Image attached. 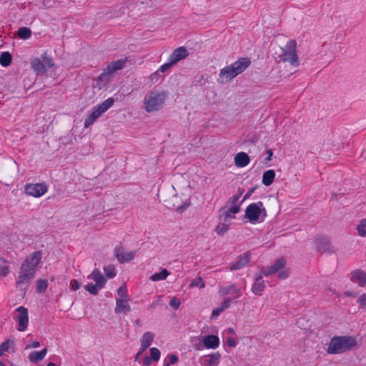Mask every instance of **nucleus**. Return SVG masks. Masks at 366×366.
<instances>
[{
	"label": "nucleus",
	"mask_w": 366,
	"mask_h": 366,
	"mask_svg": "<svg viewBox=\"0 0 366 366\" xmlns=\"http://www.w3.org/2000/svg\"><path fill=\"white\" fill-rule=\"evenodd\" d=\"M191 287H199V288H204L205 287L203 279L200 277L193 280L189 285Z\"/></svg>",
	"instance_id": "nucleus-35"
},
{
	"label": "nucleus",
	"mask_w": 366,
	"mask_h": 366,
	"mask_svg": "<svg viewBox=\"0 0 366 366\" xmlns=\"http://www.w3.org/2000/svg\"><path fill=\"white\" fill-rule=\"evenodd\" d=\"M227 345L229 346V347H235L236 345H237V342L236 340L232 338V337H228L227 340Z\"/></svg>",
	"instance_id": "nucleus-50"
},
{
	"label": "nucleus",
	"mask_w": 366,
	"mask_h": 366,
	"mask_svg": "<svg viewBox=\"0 0 366 366\" xmlns=\"http://www.w3.org/2000/svg\"><path fill=\"white\" fill-rule=\"evenodd\" d=\"M262 277V275L258 274L252 286V291L256 295H262L265 289V284Z\"/></svg>",
	"instance_id": "nucleus-17"
},
{
	"label": "nucleus",
	"mask_w": 366,
	"mask_h": 366,
	"mask_svg": "<svg viewBox=\"0 0 366 366\" xmlns=\"http://www.w3.org/2000/svg\"><path fill=\"white\" fill-rule=\"evenodd\" d=\"M203 344L206 348L216 349L219 347V340L216 335H207L204 337Z\"/></svg>",
	"instance_id": "nucleus-20"
},
{
	"label": "nucleus",
	"mask_w": 366,
	"mask_h": 366,
	"mask_svg": "<svg viewBox=\"0 0 366 366\" xmlns=\"http://www.w3.org/2000/svg\"><path fill=\"white\" fill-rule=\"evenodd\" d=\"M114 99L109 98L104 101L100 105L94 109L93 112L84 121V127L88 128L104 112H106L113 104Z\"/></svg>",
	"instance_id": "nucleus-8"
},
{
	"label": "nucleus",
	"mask_w": 366,
	"mask_h": 366,
	"mask_svg": "<svg viewBox=\"0 0 366 366\" xmlns=\"http://www.w3.org/2000/svg\"><path fill=\"white\" fill-rule=\"evenodd\" d=\"M177 211H179V212H182L183 211L182 207H179L177 208Z\"/></svg>",
	"instance_id": "nucleus-60"
},
{
	"label": "nucleus",
	"mask_w": 366,
	"mask_h": 366,
	"mask_svg": "<svg viewBox=\"0 0 366 366\" xmlns=\"http://www.w3.org/2000/svg\"><path fill=\"white\" fill-rule=\"evenodd\" d=\"M169 274V272L166 269H162L160 272L154 273L150 277V280L154 282L164 280Z\"/></svg>",
	"instance_id": "nucleus-27"
},
{
	"label": "nucleus",
	"mask_w": 366,
	"mask_h": 366,
	"mask_svg": "<svg viewBox=\"0 0 366 366\" xmlns=\"http://www.w3.org/2000/svg\"><path fill=\"white\" fill-rule=\"evenodd\" d=\"M231 302H232V299L230 297L226 298L224 300V302H222V305L220 306L222 310H224L227 308H228L230 306Z\"/></svg>",
	"instance_id": "nucleus-45"
},
{
	"label": "nucleus",
	"mask_w": 366,
	"mask_h": 366,
	"mask_svg": "<svg viewBox=\"0 0 366 366\" xmlns=\"http://www.w3.org/2000/svg\"><path fill=\"white\" fill-rule=\"evenodd\" d=\"M360 305L366 307V293L361 295L357 300Z\"/></svg>",
	"instance_id": "nucleus-46"
},
{
	"label": "nucleus",
	"mask_w": 366,
	"mask_h": 366,
	"mask_svg": "<svg viewBox=\"0 0 366 366\" xmlns=\"http://www.w3.org/2000/svg\"><path fill=\"white\" fill-rule=\"evenodd\" d=\"M39 345H40V343L37 341H34L31 344V347L34 348L38 347H39Z\"/></svg>",
	"instance_id": "nucleus-58"
},
{
	"label": "nucleus",
	"mask_w": 366,
	"mask_h": 366,
	"mask_svg": "<svg viewBox=\"0 0 366 366\" xmlns=\"http://www.w3.org/2000/svg\"><path fill=\"white\" fill-rule=\"evenodd\" d=\"M357 345L356 337L352 336H335L327 348L328 354H342L352 350Z\"/></svg>",
	"instance_id": "nucleus-3"
},
{
	"label": "nucleus",
	"mask_w": 366,
	"mask_h": 366,
	"mask_svg": "<svg viewBox=\"0 0 366 366\" xmlns=\"http://www.w3.org/2000/svg\"><path fill=\"white\" fill-rule=\"evenodd\" d=\"M266 215V209L261 201L249 204L244 213L245 218L251 223L263 222Z\"/></svg>",
	"instance_id": "nucleus-6"
},
{
	"label": "nucleus",
	"mask_w": 366,
	"mask_h": 366,
	"mask_svg": "<svg viewBox=\"0 0 366 366\" xmlns=\"http://www.w3.org/2000/svg\"><path fill=\"white\" fill-rule=\"evenodd\" d=\"M47 352V350L46 348L43 349L42 350L37 352H33L29 355V360L31 362H37L39 360H41L44 359L46 354Z\"/></svg>",
	"instance_id": "nucleus-26"
},
{
	"label": "nucleus",
	"mask_w": 366,
	"mask_h": 366,
	"mask_svg": "<svg viewBox=\"0 0 366 366\" xmlns=\"http://www.w3.org/2000/svg\"><path fill=\"white\" fill-rule=\"evenodd\" d=\"M31 67L37 74H44L46 71L43 59L41 60L39 58H35L31 61Z\"/></svg>",
	"instance_id": "nucleus-22"
},
{
	"label": "nucleus",
	"mask_w": 366,
	"mask_h": 366,
	"mask_svg": "<svg viewBox=\"0 0 366 366\" xmlns=\"http://www.w3.org/2000/svg\"><path fill=\"white\" fill-rule=\"evenodd\" d=\"M224 310H222V308L219 307L215 310H214L212 311V317L214 318V317H217V316L219 315L220 312H223Z\"/></svg>",
	"instance_id": "nucleus-51"
},
{
	"label": "nucleus",
	"mask_w": 366,
	"mask_h": 366,
	"mask_svg": "<svg viewBox=\"0 0 366 366\" xmlns=\"http://www.w3.org/2000/svg\"><path fill=\"white\" fill-rule=\"evenodd\" d=\"M47 366H56V364H55V363H54V362H49V363L47 364Z\"/></svg>",
	"instance_id": "nucleus-59"
},
{
	"label": "nucleus",
	"mask_w": 366,
	"mask_h": 366,
	"mask_svg": "<svg viewBox=\"0 0 366 366\" xmlns=\"http://www.w3.org/2000/svg\"><path fill=\"white\" fill-rule=\"evenodd\" d=\"M0 347L1 350L4 352L9 350V342H4L1 344Z\"/></svg>",
	"instance_id": "nucleus-52"
},
{
	"label": "nucleus",
	"mask_w": 366,
	"mask_h": 366,
	"mask_svg": "<svg viewBox=\"0 0 366 366\" xmlns=\"http://www.w3.org/2000/svg\"><path fill=\"white\" fill-rule=\"evenodd\" d=\"M42 252L35 251L28 255L23 261L16 277L17 287L29 285L34 278L41 261Z\"/></svg>",
	"instance_id": "nucleus-1"
},
{
	"label": "nucleus",
	"mask_w": 366,
	"mask_h": 366,
	"mask_svg": "<svg viewBox=\"0 0 366 366\" xmlns=\"http://www.w3.org/2000/svg\"><path fill=\"white\" fill-rule=\"evenodd\" d=\"M253 190H254L253 189H251V190H249V192H247V193L244 196L243 199H246L247 198H248V197L251 195V194L253 192Z\"/></svg>",
	"instance_id": "nucleus-57"
},
{
	"label": "nucleus",
	"mask_w": 366,
	"mask_h": 366,
	"mask_svg": "<svg viewBox=\"0 0 366 366\" xmlns=\"http://www.w3.org/2000/svg\"><path fill=\"white\" fill-rule=\"evenodd\" d=\"M240 207L237 204H233L230 208H229L227 211L226 215L227 217H232L230 214H237L239 212Z\"/></svg>",
	"instance_id": "nucleus-40"
},
{
	"label": "nucleus",
	"mask_w": 366,
	"mask_h": 366,
	"mask_svg": "<svg viewBox=\"0 0 366 366\" xmlns=\"http://www.w3.org/2000/svg\"><path fill=\"white\" fill-rule=\"evenodd\" d=\"M70 285L71 290L74 291L77 290L80 287V284L76 280H71Z\"/></svg>",
	"instance_id": "nucleus-48"
},
{
	"label": "nucleus",
	"mask_w": 366,
	"mask_h": 366,
	"mask_svg": "<svg viewBox=\"0 0 366 366\" xmlns=\"http://www.w3.org/2000/svg\"><path fill=\"white\" fill-rule=\"evenodd\" d=\"M251 60L248 57H242L229 66H227L220 70L219 80L220 83L227 82L237 75L242 74L249 65Z\"/></svg>",
	"instance_id": "nucleus-2"
},
{
	"label": "nucleus",
	"mask_w": 366,
	"mask_h": 366,
	"mask_svg": "<svg viewBox=\"0 0 366 366\" xmlns=\"http://www.w3.org/2000/svg\"><path fill=\"white\" fill-rule=\"evenodd\" d=\"M240 197V194L239 195H234L231 197L230 199V201L232 202V203L234 205V204H237V202L239 201V199Z\"/></svg>",
	"instance_id": "nucleus-54"
},
{
	"label": "nucleus",
	"mask_w": 366,
	"mask_h": 366,
	"mask_svg": "<svg viewBox=\"0 0 366 366\" xmlns=\"http://www.w3.org/2000/svg\"><path fill=\"white\" fill-rule=\"evenodd\" d=\"M0 366H5L4 364L1 361H0Z\"/></svg>",
	"instance_id": "nucleus-61"
},
{
	"label": "nucleus",
	"mask_w": 366,
	"mask_h": 366,
	"mask_svg": "<svg viewBox=\"0 0 366 366\" xmlns=\"http://www.w3.org/2000/svg\"><path fill=\"white\" fill-rule=\"evenodd\" d=\"M128 61L127 58L118 59L117 61L110 62L107 64V67L104 69L103 72L98 77V84L101 86L108 84L114 74L119 70H121L125 66L126 63Z\"/></svg>",
	"instance_id": "nucleus-5"
},
{
	"label": "nucleus",
	"mask_w": 366,
	"mask_h": 366,
	"mask_svg": "<svg viewBox=\"0 0 366 366\" xmlns=\"http://www.w3.org/2000/svg\"><path fill=\"white\" fill-rule=\"evenodd\" d=\"M15 312H16V315L14 316V319L18 322L17 330L20 332L25 331L29 322L27 308L20 306L16 309Z\"/></svg>",
	"instance_id": "nucleus-9"
},
{
	"label": "nucleus",
	"mask_w": 366,
	"mask_h": 366,
	"mask_svg": "<svg viewBox=\"0 0 366 366\" xmlns=\"http://www.w3.org/2000/svg\"><path fill=\"white\" fill-rule=\"evenodd\" d=\"M9 272V270L7 266L2 267L1 269V274L4 277L6 276Z\"/></svg>",
	"instance_id": "nucleus-53"
},
{
	"label": "nucleus",
	"mask_w": 366,
	"mask_h": 366,
	"mask_svg": "<svg viewBox=\"0 0 366 366\" xmlns=\"http://www.w3.org/2000/svg\"><path fill=\"white\" fill-rule=\"evenodd\" d=\"M85 290L88 291L91 295H97L99 292V290L102 287L100 286H97V285H94L92 283H89L84 287Z\"/></svg>",
	"instance_id": "nucleus-32"
},
{
	"label": "nucleus",
	"mask_w": 366,
	"mask_h": 366,
	"mask_svg": "<svg viewBox=\"0 0 366 366\" xmlns=\"http://www.w3.org/2000/svg\"><path fill=\"white\" fill-rule=\"evenodd\" d=\"M181 302L176 297H173L169 301V305L174 310H177L180 306Z\"/></svg>",
	"instance_id": "nucleus-42"
},
{
	"label": "nucleus",
	"mask_w": 366,
	"mask_h": 366,
	"mask_svg": "<svg viewBox=\"0 0 366 366\" xmlns=\"http://www.w3.org/2000/svg\"><path fill=\"white\" fill-rule=\"evenodd\" d=\"M358 234L361 237H366V219H362L357 227Z\"/></svg>",
	"instance_id": "nucleus-33"
},
{
	"label": "nucleus",
	"mask_w": 366,
	"mask_h": 366,
	"mask_svg": "<svg viewBox=\"0 0 366 366\" xmlns=\"http://www.w3.org/2000/svg\"><path fill=\"white\" fill-rule=\"evenodd\" d=\"M129 298L127 299H117L116 300V307L114 312L116 314L121 313L122 312H129L131 307L128 304Z\"/></svg>",
	"instance_id": "nucleus-18"
},
{
	"label": "nucleus",
	"mask_w": 366,
	"mask_h": 366,
	"mask_svg": "<svg viewBox=\"0 0 366 366\" xmlns=\"http://www.w3.org/2000/svg\"><path fill=\"white\" fill-rule=\"evenodd\" d=\"M189 55L187 49L184 46L176 49L169 56V60L174 65L181 60L184 59Z\"/></svg>",
	"instance_id": "nucleus-13"
},
{
	"label": "nucleus",
	"mask_w": 366,
	"mask_h": 366,
	"mask_svg": "<svg viewBox=\"0 0 366 366\" xmlns=\"http://www.w3.org/2000/svg\"><path fill=\"white\" fill-rule=\"evenodd\" d=\"M105 275L108 278H113L116 275L115 268L112 265H109L104 267Z\"/></svg>",
	"instance_id": "nucleus-34"
},
{
	"label": "nucleus",
	"mask_w": 366,
	"mask_h": 366,
	"mask_svg": "<svg viewBox=\"0 0 366 366\" xmlns=\"http://www.w3.org/2000/svg\"><path fill=\"white\" fill-rule=\"evenodd\" d=\"M251 259V253L249 252H244L239 255L237 260L231 262L229 266L230 270H238L245 267Z\"/></svg>",
	"instance_id": "nucleus-11"
},
{
	"label": "nucleus",
	"mask_w": 366,
	"mask_h": 366,
	"mask_svg": "<svg viewBox=\"0 0 366 366\" xmlns=\"http://www.w3.org/2000/svg\"><path fill=\"white\" fill-rule=\"evenodd\" d=\"M275 272L272 269V267L269 266V267H262L260 269L259 274L262 275V277H263V276L267 277V276H269V275L273 274Z\"/></svg>",
	"instance_id": "nucleus-36"
},
{
	"label": "nucleus",
	"mask_w": 366,
	"mask_h": 366,
	"mask_svg": "<svg viewBox=\"0 0 366 366\" xmlns=\"http://www.w3.org/2000/svg\"><path fill=\"white\" fill-rule=\"evenodd\" d=\"M350 280L353 282H358L359 286L366 285V273L361 269H356L350 273Z\"/></svg>",
	"instance_id": "nucleus-15"
},
{
	"label": "nucleus",
	"mask_w": 366,
	"mask_h": 366,
	"mask_svg": "<svg viewBox=\"0 0 366 366\" xmlns=\"http://www.w3.org/2000/svg\"><path fill=\"white\" fill-rule=\"evenodd\" d=\"M219 294L222 295H233L234 298H239L242 296L240 289L237 288L235 285L220 287Z\"/></svg>",
	"instance_id": "nucleus-16"
},
{
	"label": "nucleus",
	"mask_w": 366,
	"mask_h": 366,
	"mask_svg": "<svg viewBox=\"0 0 366 366\" xmlns=\"http://www.w3.org/2000/svg\"><path fill=\"white\" fill-rule=\"evenodd\" d=\"M43 62L45 64L46 68H52L54 66V63L52 62V59L49 57L46 53L42 55Z\"/></svg>",
	"instance_id": "nucleus-38"
},
{
	"label": "nucleus",
	"mask_w": 366,
	"mask_h": 366,
	"mask_svg": "<svg viewBox=\"0 0 366 366\" xmlns=\"http://www.w3.org/2000/svg\"><path fill=\"white\" fill-rule=\"evenodd\" d=\"M17 35L19 39H28L31 36V31L28 27H21L17 31Z\"/></svg>",
	"instance_id": "nucleus-29"
},
{
	"label": "nucleus",
	"mask_w": 366,
	"mask_h": 366,
	"mask_svg": "<svg viewBox=\"0 0 366 366\" xmlns=\"http://www.w3.org/2000/svg\"><path fill=\"white\" fill-rule=\"evenodd\" d=\"M344 295L347 297H356V293L355 292H350V291H346L344 292Z\"/></svg>",
	"instance_id": "nucleus-56"
},
{
	"label": "nucleus",
	"mask_w": 366,
	"mask_h": 366,
	"mask_svg": "<svg viewBox=\"0 0 366 366\" xmlns=\"http://www.w3.org/2000/svg\"><path fill=\"white\" fill-rule=\"evenodd\" d=\"M154 335L151 332H146L141 339V350L137 354L136 359L143 353L151 345Z\"/></svg>",
	"instance_id": "nucleus-14"
},
{
	"label": "nucleus",
	"mask_w": 366,
	"mask_h": 366,
	"mask_svg": "<svg viewBox=\"0 0 366 366\" xmlns=\"http://www.w3.org/2000/svg\"><path fill=\"white\" fill-rule=\"evenodd\" d=\"M115 256L118 261L121 263L131 261L135 257V252L124 250L123 247H117L114 250Z\"/></svg>",
	"instance_id": "nucleus-12"
},
{
	"label": "nucleus",
	"mask_w": 366,
	"mask_h": 366,
	"mask_svg": "<svg viewBox=\"0 0 366 366\" xmlns=\"http://www.w3.org/2000/svg\"><path fill=\"white\" fill-rule=\"evenodd\" d=\"M88 278L93 280L97 286H100L103 287L105 284V279L99 269H94L93 272L88 276Z\"/></svg>",
	"instance_id": "nucleus-23"
},
{
	"label": "nucleus",
	"mask_w": 366,
	"mask_h": 366,
	"mask_svg": "<svg viewBox=\"0 0 366 366\" xmlns=\"http://www.w3.org/2000/svg\"><path fill=\"white\" fill-rule=\"evenodd\" d=\"M151 358L153 361H158L160 357V351L156 347H152L150 349Z\"/></svg>",
	"instance_id": "nucleus-37"
},
{
	"label": "nucleus",
	"mask_w": 366,
	"mask_h": 366,
	"mask_svg": "<svg viewBox=\"0 0 366 366\" xmlns=\"http://www.w3.org/2000/svg\"><path fill=\"white\" fill-rule=\"evenodd\" d=\"M250 162L249 155L244 152H239L234 157V163L237 167H246Z\"/></svg>",
	"instance_id": "nucleus-19"
},
{
	"label": "nucleus",
	"mask_w": 366,
	"mask_h": 366,
	"mask_svg": "<svg viewBox=\"0 0 366 366\" xmlns=\"http://www.w3.org/2000/svg\"><path fill=\"white\" fill-rule=\"evenodd\" d=\"M174 64L169 60V61L163 65H162L159 69L161 72H165L167 70H168L170 67L174 66Z\"/></svg>",
	"instance_id": "nucleus-44"
},
{
	"label": "nucleus",
	"mask_w": 366,
	"mask_h": 366,
	"mask_svg": "<svg viewBox=\"0 0 366 366\" xmlns=\"http://www.w3.org/2000/svg\"><path fill=\"white\" fill-rule=\"evenodd\" d=\"M275 172L273 169H269L264 172L262 176V184L265 186H269L274 182Z\"/></svg>",
	"instance_id": "nucleus-25"
},
{
	"label": "nucleus",
	"mask_w": 366,
	"mask_h": 366,
	"mask_svg": "<svg viewBox=\"0 0 366 366\" xmlns=\"http://www.w3.org/2000/svg\"><path fill=\"white\" fill-rule=\"evenodd\" d=\"M168 362H164V366H170L171 365H174L178 362V357L176 355H170L168 356Z\"/></svg>",
	"instance_id": "nucleus-39"
},
{
	"label": "nucleus",
	"mask_w": 366,
	"mask_h": 366,
	"mask_svg": "<svg viewBox=\"0 0 366 366\" xmlns=\"http://www.w3.org/2000/svg\"><path fill=\"white\" fill-rule=\"evenodd\" d=\"M286 264V260L284 258H280L276 260L274 264L272 265V269L274 271V272H277L281 269L284 268Z\"/></svg>",
	"instance_id": "nucleus-30"
},
{
	"label": "nucleus",
	"mask_w": 366,
	"mask_h": 366,
	"mask_svg": "<svg viewBox=\"0 0 366 366\" xmlns=\"http://www.w3.org/2000/svg\"><path fill=\"white\" fill-rule=\"evenodd\" d=\"M227 230V226L225 225L224 224H219V225H217V227L216 228V231L219 234H224Z\"/></svg>",
	"instance_id": "nucleus-43"
},
{
	"label": "nucleus",
	"mask_w": 366,
	"mask_h": 366,
	"mask_svg": "<svg viewBox=\"0 0 366 366\" xmlns=\"http://www.w3.org/2000/svg\"><path fill=\"white\" fill-rule=\"evenodd\" d=\"M167 97L166 92H150L144 99L145 110L149 113L160 110Z\"/></svg>",
	"instance_id": "nucleus-4"
},
{
	"label": "nucleus",
	"mask_w": 366,
	"mask_h": 366,
	"mask_svg": "<svg viewBox=\"0 0 366 366\" xmlns=\"http://www.w3.org/2000/svg\"><path fill=\"white\" fill-rule=\"evenodd\" d=\"M220 357L221 355L219 352L207 355L204 360L206 362L205 366H217L219 363Z\"/></svg>",
	"instance_id": "nucleus-24"
},
{
	"label": "nucleus",
	"mask_w": 366,
	"mask_h": 366,
	"mask_svg": "<svg viewBox=\"0 0 366 366\" xmlns=\"http://www.w3.org/2000/svg\"><path fill=\"white\" fill-rule=\"evenodd\" d=\"M280 61L290 62L292 66H297L299 59L297 54V42L294 39L287 41L285 48L281 49V54H279Z\"/></svg>",
	"instance_id": "nucleus-7"
},
{
	"label": "nucleus",
	"mask_w": 366,
	"mask_h": 366,
	"mask_svg": "<svg viewBox=\"0 0 366 366\" xmlns=\"http://www.w3.org/2000/svg\"><path fill=\"white\" fill-rule=\"evenodd\" d=\"M266 153H267V157H266V160L267 161H270L271 159H272V157L273 155V152H272V149H267Z\"/></svg>",
	"instance_id": "nucleus-55"
},
{
	"label": "nucleus",
	"mask_w": 366,
	"mask_h": 366,
	"mask_svg": "<svg viewBox=\"0 0 366 366\" xmlns=\"http://www.w3.org/2000/svg\"><path fill=\"white\" fill-rule=\"evenodd\" d=\"M316 247L322 253L330 251V240L325 237H321L316 239Z\"/></svg>",
	"instance_id": "nucleus-21"
},
{
	"label": "nucleus",
	"mask_w": 366,
	"mask_h": 366,
	"mask_svg": "<svg viewBox=\"0 0 366 366\" xmlns=\"http://www.w3.org/2000/svg\"><path fill=\"white\" fill-rule=\"evenodd\" d=\"M24 189L28 195L39 197L48 191V187L45 183L26 184Z\"/></svg>",
	"instance_id": "nucleus-10"
},
{
	"label": "nucleus",
	"mask_w": 366,
	"mask_h": 366,
	"mask_svg": "<svg viewBox=\"0 0 366 366\" xmlns=\"http://www.w3.org/2000/svg\"><path fill=\"white\" fill-rule=\"evenodd\" d=\"M12 56L8 51L3 52L0 56V64L3 66H8L11 64Z\"/></svg>",
	"instance_id": "nucleus-28"
},
{
	"label": "nucleus",
	"mask_w": 366,
	"mask_h": 366,
	"mask_svg": "<svg viewBox=\"0 0 366 366\" xmlns=\"http://www.w3.org/2000/svg\"><path fill=\"white\" fill-rule=\"evenodd\" d=\"M118 295L120 296L119 299H127L129 298L127 296V287L124 285L121 286L117 290Z\"/></svg>",
	"instance_id": "nucleus-41"
},
{
	"label": "nucleus",
	"mask_w": 366,
	"mask_h": 366,
	"mask_svg": "<svg viewBox=\"0 0 366 366\" xmlns=\"http://www.w3.org/2000/svg\"><path fill=\"white\" fill-rule=\"evenodd\" d=\"M153 360L151 358V357H144L142 360V365L144 366H149Z\"/></svg>",
	"instance_id": "nucleus-49"
},
{
	"label": "nucleus",
	"mask_w": 366,
	"mask_h": 366,
	"mask_svg": "<svg viewBox=\"0 0 366 366\" xmlns=\"http://www.w3.org/2000/svg\"><path fill=\"white\" fill-rule=\"evenodd\" d=\"M48 287V281L46 280H39L36 282V292L42 293Z\"/></svg>",
	"instance_id": "nucleus-31"
},
{
	"label": "nucleus",
	"mask_w": 366,
	"mask_h": 366,
	"mask_svg": "<svg viewBox=\"0 0 366 366\" xmlns=\"http://www.w3.org/2000/svg\"><path fill=\"white\" fill-rule=\"evenodd\" d=\"M289 276V269H284L278 273V277L280 279H286Z\"/></svg>",
	"instance_id": "nucleus-47"
}]
</instances>
